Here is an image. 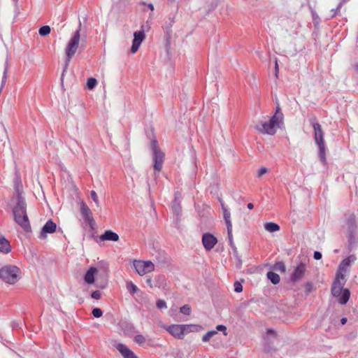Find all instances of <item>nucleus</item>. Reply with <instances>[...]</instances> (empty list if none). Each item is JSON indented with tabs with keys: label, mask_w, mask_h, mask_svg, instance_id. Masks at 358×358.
Segmentation results:
<instances>
[{
	"label": "nucleus",
	"mask_w": 358,
	"mask_h": 358,
	"mask_svg": "<svg viewBox=\"0 0 358 358\" xmlns=\"http://www.w3.org/2000/svg\"><path fill=\"white\" fill-rule=\"evenodd\" d=\"M17 193L16 203L13 208L14 220L24 231L29 232L31 231V225L27 213V203L18 189Z\"/></svg>",
	"instance_id": "f257e3e1"
},
{
	"label": "nucleus",
	"mask_w": 358,
	"mask_h": 358,
	"mask_svg": "<svg viewBox=\"0 0 358 358\" xmlns=\"http://www.w3.org/2000/svg\"><path fill=\"white\" fill-rule=\"evenodd\" d=\"M282 120L283 114L280 112V108L278 106L275 114L270 118L268 122L260 121L255 126V128L263 134L274 135L276 132V128L280 127Z\"/></svg>",
	"instance_id": "f03ea898"
},
{
	"label": "nucleus",
	"mask_w": 358,
	"mask_h": 358,
	"mask_svg": "<svg viewBox=\"0 0 358 358\" xmlns=\"http://www.w3.org/2000/svg\"><path fill=\"white\" fill-rule=\"evenodd\" d=\"M316 117L315 116L310 119V121L313 124L314 129V139L315 143L317 145L319 148V157L320 161L323 163H326V154H325V143L324 139V132L322 129L321 125L318 122H315Z\"/></svg>",
	"instance_id": "7ed1b4c3"
},
{
	"label": "nucleus",
	"mask_w": 358,
	"mask_h": 358,
	"mask_svg": "<svg viewBox=\"0 0 358 358\" xmlns=\"http://www.w3.org/2000/svg\"><path fill=\"white\" fill-rule=\"evenodd\" d=\"M80 28H81V22H79V27L78 29L73 33V36L70 38L69 41L67 43V45L65 48V54L66 56V59L64 64V71H65L69 66V64L73 57V56L76 52L78 45H79V41L80 38Z\"/></svg>",
	"instance_id": "20e7f679"
},
{
	"label": "nucleus",
	"mask_w": 358,
	"mask_h": 358,
	"mask_svg": "<svg viewBox=\"0 0 358 358\" xmlns=\"http://www.w3.org/2000/svg\"><path fill=\"white\" fill-rule=\"evenodd\" d=\"M20 269L14 265H6L0 269V278L10 285L17 282L20 278Z\"/></svg>",
	"instance_id": "39448f33"
},
{
	"label": "nucleus",
	"mask_w": 358,
	"mask_h": 358,
	"mask_svg": "<svg viewBox=\"0 0 358 358\" xmlns=\"http://www.w3.org/2000/svg\"><path fill=\"white\" fill-rule=\"evenodd\" d=\"M152 150L153 152L154 158V169L155 171H160L162 168V165L164 159V152L158 148L157 140L152 141Z\"/></svg>",
	"instance_id": "423d86ee"
},
{
	"label": "nucleus",
	"mask_w": 358,
	"mask_h": 358,
	"mask_svg": "<svg viewBox=\"0 0 358 358\" xmlns=\"http://www.w3.org/2000/svg\"><path fill=\"white\" fill-rule=\"evenodd\" d=\"M134 266L140 275H144L155 271V264L151 261L134 260Z\"/></svg>",
	"instance_id": "0eeeda50"
},
{
	"label": "nucleus",
	"mask_w": 358,
	"mask_h": 358,
	"mask_svg": "<svg viewBox=\"0 0 358 358\" xmlns=\"http://www.w3.org/2000/svg\"><path fill=\"white\" fill-rule=\"evenodd\" d=\"M221 207L223 213V217L227 226L228 238L230 245H233V236H232V223L231 220V213L222 200H220Z\"/></svg>",
	"instance_id": "6e6552de"
},
{
	"label": "nucleus",
	"mask_w": 358,
	"mask_h": 358,
	"mask_svg": "<svg viewBox=\"0 0 358 358\" xmlns=\"http://www.w3.org/2000/svg\"><path fill=\"white\" fill-rule=\"evenodd\" d=\"M144 25L141 27V30L134 33V39L131 48V53H135L138 50L141 43L145 38Z\"/></svg>",
	"instance_id": "1a4fd4ad"
},
{
	"label": "nucleus",
	"mask_w": 358,
	"mask_h": 358,
	"mask_svg": "<svg viewBox=\"0 0 358 358\" xmlns=\"http://www.w3.org/2000/svg\"><path fill=\"white\" fill-rule=\"evenodd\" d=\"M355 258L353 257H349L343 259L338 266L336 278L339 279L345 280V274L348 271V268L350 265L351 261H353Z\"/></svg>",
	"instance_id": "9d476101"
},
{
	"label": "nucleus",
	"mask_w": 358,
	"mask_h": 358,
	"mask_svg": "<svg viewBox=\"0 0 358 358\" xmlns=\"http://www.w3.org/2000/svg\"><path fill=\"white\" fill-rule=\"evenodd\" d=\"M164 328L173 337L178 339H182L184 337L185 331L182 324H172V325H164Z\"/></svg>",
	"instance_id": "9b49d317"
},
{
	"label": "nucleus",
	"mask_w": 358,
	"mask_h": 358,
	"mask_svg": "<svg viewBox=\"0 0 358 358\" xmlns=\"http://www.w3.org/2000/svg\"><path fill=\"white\" fill-rule=\"evenodd\" d=\"M217 238L210 233H205L202 236V243L207 251L212 250L217 244Z\"/></svg>",
	"instance_id": "f8f14e48"
},
{
	"label": "nucleus",
	"mask_w": 358,
	"mask_h": 358,
	"mask_svg": "<svg viewBox=\"0 0 358 358\" xmlns=\"http://www.w3.org/2000/svg\"><path fill=\"white\" fill-rule=\"evenodd\" d=\"M346 280L335 278L331 287V294L334 297L338 298L341 295V293L345 289H343V286Z\"/></svg>",
	"instance_id": "ddd939ff"
},
{
	"label": "nucleus",
	"mask_w": 358,
	"mask_h": 358,
	"mask_svg": "<svg viewBox=\"0 0 358 358\" xmlns=\"http://www.w3.org/2000/svg\"><path fill=\"white\" fill-rule=\"evenodd\" d=\"M56 224L52 220H48L43 227L38 238L40 239H45L47 238L46 234H52L56 231Z\"/></svg>",
	"instance_id": "4468645a"
},
{
	"label": "nucleus",
	"mask_w": 358,
	"mask_h": 358,
	"mask_svg": "<svg viewBox=\"0 0 358 358\" xmlns=\"http://www.w3.org/2000/svg\"><path fill=\"white\" fill-rule=\"evenodd\" d=\"M80 213L85 222L92 225L94 222L92 211L83 201H80Z\"/></svg>",
	"instance_id": "2eb2a0df"
},
{
	"label": "nucleus",
	"mask_w": 358,
	"mask_h": 358,
	"mask_svg": "<svg viewBox=\"0 0 358 358\" xmlns=\"http://www.w3.org/2000/svg\"><path fill=\"white\" fill-rule=\"evenodd\" d=\"M305 272L306 265L303 263H300L294 270L290 277L291 281L297 282L300 280L303 277Z\"/></svg>",
	"instance_id": "dca6fc26"
},
{
	"label": "nucleus",
	"mask_w": 358,
	"mask_h": 358,
	"mask_svg": "<svg viewBox=\"0 0 358 358\" xmlns=\"http://www.w3.org/2000/svg\"><path fill=\"white\" fill-rule=\"evenodd\" d=\"M115 347L123 358H138L137 356L124 344L118 343Z\"/></svg>",
	"instance_id": "f3484780"
},
{
	"label": "nucleus",
	"mask_w": 358,
	"mask_h": 358,
	"mask_svg": "<svg viewBox=\"0 0 358 358\" xmlns=\"http://www.w3.org/2000/svg\"><path fill=\"white\" fill-rule=\"evenodd\" d=\"M98 273V270L95 267H90L86 272L84 280L87 284H93L94 282L95 275Z\"/></svg>",
	"instance_id": "a211bd4d"
},
{
	"label": "nucleus",
	"mask_w": 358,
	"mask_h": 358,
	"mask_svg": "<svg viewBox=\"0 0 358 358\" xmlns=\"http://www.w3.org/2000/svg\"><path fill=\"white\" fill-rule=\"evenodd\" d=\"M101 241H110L116 242L119 241V236L117 233L111 230H106L103 234L99 236Z\"/></svg>",
	"instance_id": "6ab92c4d"
},
{
	"label": "nucleus",
	"mask_w": 358,
	"mask_h": 358,
	"mask_svg": "<svg viewBox=\"0 0 358 358\" xmlns=\"http://www.w3.org/2000/svg\"><path fill=\"white\" fill-rule=\"evenodd\" d=\"M155 287L164 289L166 287V278L163 275H156L155 278Z\"/></svg>",
	"instance_id": "aec40b11"
},
{
	"label": "nucleus",
	"mask_w": 358,
	"mask_h": 358,
	"mask_svg": "<svg viewBox=\"0 0 358 358\" xmlns=\"http://www.w3.org/2000/svg\"><path fill=\"white\" fill-rule=\"evenodd\" d=\"M10 250L9 242L3 236H0V252L8 253Z\"/></svg>",
	"instance_id": "412c9836"
},
{
	"label": "nucleus",
	"mask_w": 358,
	"mask_h": 358,
	"mask_svg": "<svg viewBox=\"0 0 358 358\" xmlns=\"http://www.w3.org/2000/svg\"><path fill=\"white\" fill-rule=\"evenodd\" d=\"M184 327L185 334L189 332H199L203 330V327L198 324H182Z\"/></svg>",
	"instance_id": "4be33fe9"
},
{
	"label": "nucleus",
	"mask_w": 358,
	"mask_h": 358,
	"mask_svg": "<svg viewBox=\"0 0 358 358\" xmlns=\"http://www.w3.org/2000/svg\"><path fill=\"white\" fill-rule=\"evenodd\" d=\"M350 296V292L348 289H345L343 292L341 293V295L338 297V302L341 304L344 305L347 303Z\"/></svg>",
	"instance_id": "5701e85b"
},
{
	"label": "nucleus",
	"mask_w": 358,
	"mask_h": 358,
	"mask_svg": "<svg viewBox=\"0 0 358 358\" xmlns=\"http://www.w3.org/2000/svg\"><path fill=\"white\" fill-rule=\"evenodd\" d=\"M267 278L273 285H277L280 280L279 275L272 271L267 273Z\"/></svg>",
	"instance_id": "b1692460"
},
{
	"label": "nucleus",
	"mask_w": 358,
	"mask_h": 358,
	"mask_svg": "<svg viewBox=\"0 0 358 358\" xmlns=\"http://www.w3.org/2000/svg\"><path fill=\"white\" fill-rule=\"evenodd\" d=\"M264 228L267 231L269 232H275L280 229L279 225L274 222H267L265 224Z\"/></svg>",
	"instance_id": "393cba45"
},
{
	"label": "nucleus",
	"mask_w": 358,
	"mask_h": 358,
	"mask_svg": "<svg viewBox=\"0 0 358 358\" xmlns=\"http://www.w3.org/2000/svg\"><path fill=\"white\" fill-rule=\"evenodd\" d=\"M217 332L215 330H211L205 334L202 337V341L204 343L208 342L213 336L217 334Z\"/></svg>",
	"instance_id": "a878e982"
},
{
	"label": "nucleus",
	"mask_w": 358,
	"mask_h": 358,
	"mask_svg": "<svg viewBox=\"0 0 358 358\" xmlns=\"http://www.w3.org/2000/svg\"><path fill=\"white\" fill-rule=\"evenodd\" d=\"M51 29L48 25L41 27L38 30V34L41 36H48L50 33Z\"/></svg>",
	"instance_id": "bb28decb"
},
{
	"label": "nucleus",
	"mask_w": 358,
	"mask_h": 358,
	"mask_svg": "<svg viewBox=\"0 0 358 358\" xmlns=\"http://www.w3.org/2000/svg\"><path fill=\"white\" fill-rule=\"evenodd\" d=\"M127 289L131 294H135L138 290V287L135 285L132 282H127Z\"/></svg>",
	"instance_id": "cd10ccee"
},
{
	"label": "nucleus",
	"mask_w": 358,
	"mask_h": 358,
	"mask_svg": "<svg viewBox=\"0 0 358 358\" xmlns=\"http://www.w3.org/2000/svg\"><path fill=\"white\" fill-rule=\"evenodd\" d=\"M97 81L94 78H90L87 81V87L89 90H92L94 88V87L96 85Z\"/></svg>",
	"instance_id": "c85d7f7f"
},
{
	"label": "nucleus",
	"mask_w": 358,
	"mask_h": 358,
	"mask_svg": "<svg viewBox=\"0 0 358 358\" xmlns=\"http://www.w3.org/2000/svg\"><path fill=\"white\" fill-rule=\"evenodd\" d=\"M274 269L276 271L285 272V264L282 262H278L275 263L274 265Z\"/></svg>",
	"instance_id": "c756f323"
},
{
	"label": "nucleus",
	"mask_w": 358,
	"mask_h": 358,
	"mask_svg": "<svg viewBox=\"0 0 358 358\" xmlns=\"http://www.w3.org/2000/svg\"><path fill=\"white\" fill-rule=\"evenodd\" d=\"M180 311L185 315H189L191 313V308L189 305H184L180 308Z\"/></svg>",
	"instance_id": "7c9ffc66"
},
{
	"label": "nucleus",
	"mask_w": 358,
	"mask_h": 358,
	"mask_svg": "<svg viewBox=\"0 0 358 358\" xmlns=\"http://www.w3.org/2000/svg\"><path fill=\"white\" fill-rule=\"evenodd\" d=\"M134 341L138 344L142 345L145 342V338L143 335L138 334L134 337Z\"/></svg>",
	"instance_id": "2f4dec72"
},
{
	"label": "nucleus",
	"mask_w": 358,
	"mask_h": 358,
	"mask_svg": "<svg viewBox=\"0 0 358 358\" xmlns=\"http://www.w3.org/2000/svg\"><path fill=\"white\" fill-rule=\"evenodd\" d=\"M358 239V234L352 233V231L349 234V242L350 244L355 243Z\"/></svg>",
	"instance_id": "473e14b6"
},
{
	"label": "nucleus",
	"mask_w": 358,
	"mask_h": 358,
	"mask_svg": "<svg viewBox=\"0 0 358 358\" xmlns=\"http://www.w3.org/2000/svg\"><path fill=\"white\" fill-rule=\"evenodd\" d=\"M92 313L93 316L96 317V318H99V317H101L102 315H103L102 310L100 308H94L92 310Z\"/></svg>",
	"instance_id": "72a5a7b5"
},
{
	"label": "nucleus",
	"mask_w": 358,
	"mask_h": 358,
	"mask_svg": "<svg viewBox=\"0 0 358 358\" xmlns=\"http://www.w3.org/2000/svg\"><path fill=\"white\" fill-rule=\"evenodd\" d=\"M90 196H91V198L92 199V200L96 203V205L97 206H99V201L98 196H97V194L96 193V192L94 191V190L91 191L90 192Z\"/></svg>",
	"instance_id": "f704fd0d"
},
{
	"label": "nucleus",
	"mask_w": 358,
	"mask_h": 358,
	"mask_svg": "<svg viewBox=\"0 0 358 358\" xmlns=\"http://www.w3.org/2000/svg\"><path fill=\"white\" fill-rule=\"evenodd\" d=\"M234 291L236 292H241L243 290V286L241 282L236 281L234 285Z\"/></svg>",
	"instance_id": "c9c22d12"
},
{
	"label": "nucleus",
	"mask_w": 358,
	"mask_h": 358,
	"mask_svg": "<svg viewBox=\"0 0 358 358\" xmlns=\"http://www.w3.org/2000/svg\"><path fill=\"white\" fill-rule=\"evenodd\" d=\"M157 307L159 309L166 308V303L164 300L159 299L157 301Z\"/></svg>",
	"instance_id": "e433bc0d"
},
{
	"label": "nucleus",
	"mask_w": 358,
	"mask_h": 358,
	"mask_svg": "<svg viewBox=\"0 0 358 358\" xmlns=\"http://www.w3.org/2000/svg\"><path fill=\"white\" fill-rule=\"evenodd\" d=\"M216 329L217 331H222L223 332V334L224 336H227V327L224 326V325H222V324H218L217 327H216Z\"/></svg>",
	"instance_id": "4c0bfd02"
},
{
	"label": "nucleus",
	"mask_w": 358,
	"mask_h": 358,
	"mask_svg": "<svg viewBox=\"0 0 358 358\" xmlns=\"http://www.w3.org/2000/svg\"><path fill=\"white\" fill-rule=\"evenodd\" d=\"M268 169L266 168V167H262L261 169H259L258 171V173H257V177L258 178H260L262 177L264 174L268 172Z\"/></svg>",
	"instance_id": "58836bf2"
},
{
	"label": "nucleus",
	"mask_w": 358,
	"mask_h": 358,
	"mask_svg": "<svg viewBox=\"0 0 358 358\" xmlns=\"http://www.w3.org/2000/svg\"><path fill=\"white\" fill-rule=\"evenodd\" d=\"M101 294L99 290H96L93 292L91 294L92 298L94 299H99L101 298Z\"/></svg>",
	"instance_id": "ea45409f"
},
{
	"label": "nucleus",
	"mask_w": 358,
	"mask_h": 358,
	"mask_svg": "<svg viewBox=\"0 0 358 358\" xmlns=\"http://www.w3.org/2000/svg\"><path fill=\"white\" fill-rule=\"evenodd\" d=\"M146 283L150 288L155 287V284H153V280L150 277L146 278Z\"/></svg>",
	"instance_id": "a19ab883"
},
{
	"label": "nucleus",
	"mask_w": 358,
	"mask_h": 358,
	"mask_svg": "<svg viewBox=\"0 0 358 358\" xmlns=\"http://www.w3.org/2000/svg\"><path fill=\"white\" fill-rule=\"evenodd\" d=\"M341 6H342V3L341 2L338 5V7H337V8L336 10H334V9L331 10V12L333 13L332 17H334L336 15L337 12L340 10Z\"/></svg>",
	"instance_id": "79ce46f5"
},
{
	"label": "nucleus",
	"mask_w": 358,
	"mask_h": 358,
	"mask_svg": "<svg viewBox=\"0 0 358 358\" xmlns=\"http://www.w3.org/2000/svg\"><path fill=\"white\" fill-rule=\"evenodd\" d=\"M313 257L316 260H319L322 258V253L319 251H315L314 252V255H313Z\"/></svg>",
	"instance_id": "37998d69"
},
{
	"label": "nucleus",
	"mask_w": 358,
	"mask_h": 358,
	"mask_svg": "<svg viewBox=\"0 0 358 358\" xmlns=\"http://www.w3.org/2000/svg\"><path fill=\"white\" fill-rule=\"evenodd\" d=\"M278 71H279V68H278V60H277V58H275V73L276 77H278Z\"/></svg>",
	"instance_id": "c03bdc74"
},
{
	"label": "nucleus",
	"mask_w": 358,
	"mask_h": 358,
	"mask_svg": "<svg viewBox=\"0 0 358 358\" xmlns=\"http://www.w3.org/2000/svg\"><path fill=\"white\" fill-rule=\"evenodd\" d=\"M140 4H141V5H146V3H145V2H143V1L140 2ZM147 6H148V8H149L152 11V10H154V6H153V4H152V3H148V4H147Z\"/></svg>",
	"instance_id": "a18cd8bd"
},
{
	"label": "nucleus",
	"mask_w": 358,
	"mask_h": 358,
	"mask_svg": "<svg viewBox=\"0 0 358 358\" xmlns=\"http://www.w3.org/2000/svg\"><path fill=\"white\" fill-rule=\"evenodd\" d=\"M6 73H7V70L6 69L4 71V73H3V78H2V85H3L6 80V78H7Z\"/></svg>",
	"instance_id": "49530a36"
},
{
	"label": "nucleus",
	"mask_w": 358,
	"mask_h": 358,
	"mask_svg": "<svg viewBox=\"0 0 358 358\" xmlns=\"http://www.w3.org/2000/svg\"><path fill=\"white\" fill-rule=\"evenodd\" d=\"M306 289L308 292H310L311 291V289H312V284L311 283H307L306 285Z\"/></svg>",
	"instance_id": "de8ad7c7"
},
{
	"label": "nucleus",
	"mask_w": 358,
	"mask_h": 358,
	"mask_svg": "<svg viewBox=\"0 0 358 358\" xmlns=\"http://www.w3.org/2000/svg\"><path fill=\"white\" fill-rule=\"evenodd\" d=\"M341 322L343 325H344L346 322H347V318L346 317H343L341 320Z\"/></svg>",
	"instance_id": "09e8293b"
},
{
	"label": "nucleus",
	"mask_w": 358,
	"mask_h": 358,
	"mask_svg": "<svg viewBox=\"0 0 358 358\" xmlns=\"http://www.w3.org/2000/svg\"><path fill=\"white\" fill-rule=\"evenodd\" d=\"M247 207L249 208V209H252L254 208V205L252 203H249L247 206Z\"/></svg>",
	"instance_id": "8fccbe9b"
},
{
	"label": "nucleus",
	"mask_w": 358,
	"mask_h": 358,
	"mask_svg": "<svg viewBox=\"0 0 358 358\" xmlns=\"http://www.w3.org/2000/svg\"><path fill=\"white\" fill-rule=\"evenodd\" d=\"M268 332H272V333L273 332L271 329H268Z\"/></svg>",
	"instance_id": "3c124183"
},
{
	"label": "nucleus",
	"mask_w": 358,
	"mask_h": 358,
	"mask_svg": "<svg viewBox=\"0 0 358 358\" xmlns=\"http://www.w3.org/2000/svg\"><path fill=\"white\" fill-rule=\"evenodd\" d=\"M15 2H17L18 0H13Z\"/></svg>",
	"instance_id": "603ef678"
},
{
	"label": "nucleus",
	"mask_w": 358,
	"mask_h": 358,
	"mask_svg": "<svg viewBox=\"0 0 358 358\" xmlns=\"http://www.w3.org/2000/svg\"><path fill=\"white\" fill-rule=\"evenodd\" d=\"M357 68H358V65H357Z\"/></svg>",
	"instance_id": "864d4df0"
}]
</instances>
